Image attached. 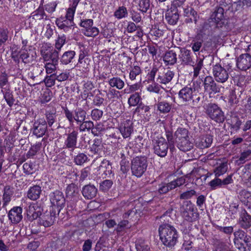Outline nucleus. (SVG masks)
<instances>
[{
  "instance_id": "nucleus-1",
  "label": "nucleus",
  "mask_w": 251,
  "mask_h": 251,
  "mask_svg": "<svg viewBox=\"0 0 251 251\" xmlns=\"http://www.w3.org/2000/svg\"><path fill=\"white\" fill-rule=\"evenodd\" d=\"M158 231L160 239L165 246L171 249L175 247L178 241L179 234L174 226L163 224L159 226Z\"/></svg>"
},
{
  "instance_id": "nucleus-2",
  "label": "nucleus",
  "mask_w": 251,
  "mask_h": 251,
  "mask_svg": "<svg viewBox=\"0 0 251 251\" xmlns=\"http://www.w3.org/2000/svg\"><path fill=\"white\" fill-rule=\"evenodd\" d=\"M41 54L44 62L45 68L48 74H55L59 60V52L55 49L50 50L42 49Z\"/></svg>"
},
{
  "instance_id": "nucleus-3",
  "label": "nucleus",
  "mask_w": 251,
  "mask_h": 251,
  "mask_svg": "<svg viewBox=\"0 0 251 251\" xmlns=\"http://www.w3.org/2000/svg\"><path fill=\"white\" fill-rule=\"evenodd\" d=\"M148 166V157L146 156H138L131 161V171L133 176L141 177L147 170Z\"/></svg>"
},
{
  "instance_id": "nucleus-4",
  "label": "nucleus",
  "mask_w": 251,
  "mask_h": 251,
  "mask_svg": "<svg viewBox=\"0 0 251 251\" xmlns=\"http://www.w3.org/2000/svg\"><path fill=\"white\" fill-rule=\"evenodd\" d=\"M180 213L184 220L192 223L199 218V213L194 204L191 201H185L180 207Z\"/></svg>"
},
{
  "instance_id": "nucleus-5",
  "label": "nucleus",
  "mask_w": 251,
  "mask_h": 251,
  "mask_svg": "<svg viewBox=\"0 0 251 251\" xmlns=\"http://www.w3.org/2000/svg\"><path fill=\"white\" fill-rule=\"evenodd\" d=\"M65 117L70 125H73L75 121L77 124L83 122L86 119L87 113L82 108H76L74 111V114L66 106L62 107Z\"/></svg>"
},
{
  "instance_id": "nucleus-6",
  "label": "nucleus",
  "mask_w": 251,
  "mask_h": 251,
  "mask_svg": "<svg viewBox=\"0 0 251 251\" xmlns=\"http://www.w3.org/2000/svg\"><path fill=\"white\" fill-rule=\"evenodd\" d=\"M205 113L211 120L218 123H223L226 119L224 113L218 105L210 103L205 108Z\"/></svg>"
},
{
  "instance_id": "nucleus-7",
  "label": "nucleus",
  "mask_w": 251,
  "mask_h": 251,
  "mask_svg": "<svg viewBox=\"0 0 251 251\" xmlns=\"http://www.w3.org/2000/svg\"><path fill=\"white\" fill-rule=\"evenodd\" d=\"M230 72L231 69L226 68L219 63H217L212 66L213 76L215 81L219 83L226 82L229 78Z\"/></svg>"
},
{
  "instance_id": "nucleus-8",
  "label": "nucleus",
  "mask_w": 251,
  "mask_h": 251,
  "mask_svg": "<svg viewBox=\"0 0 251 251\" xmlns=\"http://www.w3.org/2000/svg\"><path fill=\"white\" fill-rule=\"evenodd\" d=\"M175 98L168 93H164L159 98L156 104L157 110L163 114H167L170 112L172 108Z\"/></svg>"
},
{
  "instance_id": "nucleus-9",
  "label": "nucleus",
  "mask_w": 251,
  "mask_h": 251,
  "mask_svg": "<svg viewBox=\"0 0 251 251\" xmlns=\"http://www.w3.org/2000/svg\"><path fill=\"white\" fill-rule=\"evenodd\" d=\"M79 25L84 29V34L87 37H94L99 33V29L93 26L94 21L92 19H87L83 16L80 17Z\"/></svg>"
},
{
  "instance_id": "nucleus-10",
  "label": "nucleus",
  "mask_w": 251,
  "mask_h": 251,
  "mask_svg": "<svg viewBox=\"0 0 251 251\" xmlns=\"http://www.w3.org/2000/svg\"><path fill=\"white\" fill-rule=\"evenodd\" d=\"M153 153L160 157H165L168 152L169 146L166 139L160 137L152 140Z\"/></svg>"
},
{
  "instance_id": "nucleus-11",
  "label": "nucleus",
  "mask_w": 251,
  "mask_h": 251,
  "mask_svg": "<svg viewBox=\"0 0 251 251\" xmlns=\"http://www.w3.org/2000/svg\"><path fill=\"white\" fill-rule=\"evenodd\" d=\"M47 128L46 120L44 118H39L34 120L30 129V131L33 135L37 137H42L45 134Z\"/></svg>"
},
{
  "instance_id": "nucleus-12",
  "label": "nucleus",
  "mask_w": 251,
  "mask_h": 251,
  "mask_svg": "<svg viewBox=\"0 0 251 251\" xmlns=\"http://www.w3.org/2000/svg\"><path fill=\"white\" fill-rule=\"evenodd\" d=\"M49 196L52 208L53 207L55 209H59L60 210L64 207L65 204V199L62 192L56 190L51 193Z\"/></svg>"
},
{
  "instance_id": "nucleus-13",
  "label": "nucleus",
  "mask_w": 251,
  "mask_h": 251,
  "mask_svg": "<svg viewBox=\"0 0 251 251\" xmlns=\"http://www.w3.org/2000/svg\"><path fill=\"white\" fill-rule=\"evenodd\" d=\"M203 85L204 91L209 94H215L219 93L220 88L217 84L213 77L211 76H206L203 80Z\"/></svg>"
},
{
  "instance_id": "nucleus-14",
  "label": "nucleus",
  "mask_w": 251,
  "mask_h": 251,
  "mask_svg": "<svg viewBox=\"0 0 251 251\" xmlns=\"http://www.w3.org/2000/svg\"><path fill=\"white\" fill-rule=\"evenodd\" d=\"M59 209H55L52 207L50 213L45 214L41 218L40 220V224L45 227L50 226L54 223L56 215H59Z\"/></svg>"
},
{
  "instance_id": "nucleus-15",
  "label": "nucleus",
  "mask_w": 251,
  "mask_h": 251,
  "mask_svg": "<svg viewBox=\"0 0 251 251\" xmlns=\"http://www.w3.org/2000/svg\"><path fill=\"white\" fill-rule=\"evenodd\" d=\"M78 132L77 129H73L67 134V138L64 142L65 148L70 151H73L76 148Z\"/></svg>"
},
{
  "instance_id": "nucleus-16",
  "label": "nucleus",
  "mask_w": 251,
  "mask_h": 251,
  "mask_svg": "<svg viewBox=\"0 0 251 251\" xmlns=\"http://www.w3.org/2000/svg\"><path fill=\"white\" fill-rule=\"evenodd\" d=\"M55 24L59 29L63 30L66 33L72 32L75 25L74 21L66 19L63 16L57 18Z\"/></svg>"
},
{
  "instance_id": "nucleus-17",
  "label": "nucleus",
  "mask_w": 251,
  "mask_h": 251,
  "mask_svg": "<svg viewBox=\"0 0 251 251\" xmlns=\"http://www.w3.org/2000/svg\"><path fill=\"white\" fill-rule=\"evenodd\" d=\"M236 65L242 71H247L251 68V55L242 53L236 59Z\"/></svg>"
},
{
  "instance_id": "nucleus-18",
  "label": "nucleus",
  "mask_w": 251,
  "mask_h": 251,
  "mask_svg": "<svg viewBox=\"0 0 251 251\" xmlns=\"http://www.w3.org/2000/svg\"><path fill=\"white\" fill-rule=\"evenodd\" d=\"M42 209L37 203H32L26 210L27 218L29 221L37 219L41 215Z\"/></svg>"
},
{
  "instance_id": "nucleus-19",
  "label": "nucleus",
  "mask_w": 251,
  "mask_h": 251,
  "mask_svg": "<svg viewBox=\"0 0 251 251\" xmlns=\"http://www.w3.org/2000/svg\"><path fill=\"white\" fill-rule=\"evenodd\" d=\"M224 9L223 7H219L211 15L209 22L215 23L216 27H222L224 24L222 21L224 19Z\"/></svg>"
},
{
  "instance_id": "nucleus-20",
  "label": "nucleus",
  "mask_w": 251,
  "mask_h": 251,
  "mask_svg": "<svg viewBox=\"0 0 251 251\" xmlns=\"http://www.w3.org/2000/svg\"><path fill=\"white\" fill-rule=\"evenodd\" d=\"M22 208L20 206H15L12 208L8 213V217L12 224H17L23 218Z\"/></svg>"
},
{
  "instance_id": "nucleus-21",
  "label": "nucleus",
  "mask_w": 251,
  "mask_h": 251,
  "mask_svg": "<svg viewBox=\"0 0 251 251\" xmlns=\"http://www.w3.org/2000/svg\"><path fill=\"white\" fill-rule=\"evenodd\" d=\"M213 142V136L209 134H206L200 136L195 141L197 147L203 149L209 148Z\"/></svg>"
},
{
  "instance_id": "nucleus-22",
  "label": "nucleus",
  "mask_w": 251,
  "mask_h": 251,
  "mask_svg": "<svg viewBox=\"0 0 251 251\" xmlns=\"http://www.w3.org/2000/svg\"><path fill=\"white\" fill-rule=\"evenodd\" d=\"M192 52L190 50L185 48H181L180 50V54L178 58L182 65H192L194 64L193 61Z\"/></svg>"
},
{
  "instance_id": "nucleus-23",
  "label": "nucleus",
  "mask_w": 251,
  "mask_h": 251,
  "mask_svg": "<svg viewBox=\"0 0 251 251\" xmlns=\"http://www.w3.org/2000/svg\"><path fill=\"white\" fill-rule=\"evenodd\" d=\"M79 190L76 185L74 183L69 184L66 188V194L68 198L73 201H77L80 194Z\"/></svg>"
},
{
  "instance_id": "nucleus-24",
  "label": "nucleus",
  "mask_w": 251,
  "mask_h": 251,
  "mask_svg": "<svg viewBox=\"0 0 251 251\" xmlns=\"http://www.w3.org/2000/svg\"><path fill=\"white\" fill-rule=\"evenodd\" d=\"M195 88L193 90L187 86L182 88L178 93V97L184 102H188L192 100L195 92Z\"/></svg>"
},
{
  "instance_id": "nucleus-25",
  "label": "nucleus",
  "mask_w": 251,
  "mask_h": 251,
  "mask_svg": "<svg viewBox=\"0 0 251 251\" xmlns=\"http://www.w3.org/2000/svg\"><path fill=\"white\" fill-rule=\"evenodd\" d=\"M119 130L124 138L129 137L133 132L132 121L126 120L122 122L119 126Z\"/></svg>"
},
{
  "instance_id": "nucleus-26",
  "label": "nucleus",
  "mask_w": 251,
  "mask_h": 251,
  "mask_svg": "<svg viewBox=\"0 0 251 251\" xmlns=\"http://www.w3.org/2000/svg\"><path fill=\"white\" fill-rule=\"evenodd\" d=\"M98 190L93 185H86L82 189V194L83 197L88 200L95 198L97 194Z\"/></svg>"
},
{
  "instance_id": "nucleus-27",
  "label": "nucleus",
  "mask_w": 251,
  "mask_h": 251,
  "mask_svg": "<svg viewBox=\"0 0 251 251\" xmlns=\"http://www.w3.org/2000/svg\"><path fill=\"white\" fill-rule=\"evenodd\" d=\"M165 19L168 23L171 25H176L179 19V14L176 9L168 10L165 15Z\"/></svg>"
},
{
  "instance_id": "nucleus-28",
  "label": "nucleus",
  "mask_w": 251,
  "mask_h": 251,
  "mask_svg": "<svg viewBox=\"0 0 251 251\" xmlns=\"http://www.w3.org/2000/svg\"><path fill=\"white\" fill-rule=\"evenodd\" d=\"M163 74L158 75L157 81L166 84L170 82L174 76V73L169 70H165Z\"/></svg>"
},
{
  "instance_id": "nucleus-29",
  "label": "nucleus",
  "mask_w": 251,
  "mask_h": 251,
  "mask_svg": "<svg viewBox=\"0 0 251 251\" xmlns=\"http://www.w3.org/2000/svg\"><path fill=\"white\" fill-rule=\"evenodd\" d=\"M239 224L243 228L247 229L251 226V216L245 209L241 212Z\"/></svg>"
},
{
  "instance_id": "nucleus-30",
  "label": "nucleus",
  "mask_w": 251,
  "mask_h": 251,
  "mask_svg": "<svg viewBox=\"0 0 251 251\" xmlns=\"http://www.w3.org/2000/svg\"><path fill=\"white\" fill-rule=\"evenodd\" d=\"M42 192L41 187L39 185H34L31 187L27 194V197L28 199L32 201H35L38 199Z\"/></svg>"
},
{
  "instance_id": "nucleus-31",
  "label": "nucleus",
  "mask_w": 251,
  "mask_h": 251,
  "mask_svg": "<svg viewBox=\"0 0 251 251\" xmlns=\"http://www.w3.org/2000/svg\"><path fill=\"white\" fill-rule=\"evenodd\" d=\"M19 53L20 54V58L25 63H28L33 59L34 55L32 53H34V52L31 50H27L25 47L24 48H22Z\"/></svg>"
},
{
  "instance_id": "nucleus-32",
  "label": "nucleus",
  "mask_w": 251,
  "mask_h": 251,
  "mask_svg": "<svg viewBox=\"0 0 251 251\" xmlns=\"http://www.w3.org/2000/svg\"><path fill=\"white\" fill-rule=\"evenodd\" d=\"M190 139L189 138L176 142L177 147L184 152L190 151L193 148V144Z\"/></svg>"
},
{
  "instance_id": "nucleus-33",
  "label": "nucleus",
  "mask_w": 251,
  "mask_h": 251,
  "mask_svg": "<svg viewBox=\"0 0 251 251\" xmlns=\"http://www.w3.org/2000/svg\"><path fill=\"white\" fill-rule=\"evenodd\" d=\"M189 135L190 132L187 128L183 127L178 128L174 134V136L176 138V142L190 138Z\"/></svg>"
},
{
  "instance_id": "nucleus-34",
  "label": "nucleus",
  "mask_w": 251,
  "mask_h": 251,
  "mask_svg": "<svg viewBox=\"0 0 251 251\" xmlns=\"http://www.w3.org/2000/svg\"><path fill=\"white\" fill-rule=\"evenodd\" d=\"M31 17L35 20H41L45 19L49 20L48 16L44 11L43 4H40L38 9L31 14Z\"/></svg>"
},
{
  "instance_id": "nucleus-35",
  "label": "nucleus",
  "mask_w": 251,
  "mask_h": 251,
  "mask_svg": "<svg viewBox=\"0 0 251 251\" xmlns=\"http://www.w3.org/2000/svg\"><path fill=\"white\" fill-rule=\"evenodd\" d=\"M13 194V189L9 185L5 186L3 189L2 207H5L11 201V197Z\"/></svg>"
},
{
  "instance_id": "nucleus-36",
  "label": "nucleus",
  "mask_w": 251,
  "mask_h": 251,
  "mask_svg": "<svg viewBox=\"0 0 251 251\" xmlns=\"http://www.w3.org/2000/svg\"><path fill=\"white\" fill-rule=\"evenodd\" d=\"M239 199L241 202L249 208H251V193L245 190L240 191Z\"/></svg>"
},
{
  "instance_id": "nucleus-37",
  "label": "nucleus",
  "mask_w": 251,
  "mask_h": 251,
  "mask_svg": "<svg viewBox=\"0 0 251 251\" xmlns=\"http://www.w3.org/2000/svg\"><path fill=\"white\" fill-rule=\"evenodd\" d=\"M184 15L188 18L191 16L193 18H186L185 21L187 23L194 22L196 24L199 17L197 12L191 7L184 9Z\"/></svg>"
},
{
  "instance_id": "nucleus-38",
  "label": "nucleus",
  "mask_w": 251,
  "mask_h": 251,
  "mask_svg": "<svg viewBox=\"0 0 251 251\" xmlns=\"http://www.w3.org/2000/svg\"><path fill=\"white\" fill-rule=\"evenodd\" d=\"M163 60L167 65H174L177 61L176 52L172 50L167 51L163 56Z\"/></svg>"
},
{
  "instance_id": "nucleus-39",
  "label": "nucleus",
  "mask_w": 251,
  "mask_h": 251,
  "mask_svg": "<svg viewBox=\"0 0 251 251\" xmlns=\"http://www.w3.org/2000/svg\"><path fill=\"white\" fill-rule=\"evenodd\" d=\"M233 234L234 236V242L235 245L238 246L237 248L239 250H241L242 248L245 249V248L244 247L243 244L240 243L239 240H243L246 235V233L243 230L239 229L238 230L235 231Z\"/></svg>"
},
{
  "instance_id": "nucleus-40",
  "label": "nucleus",
  "mask_w": 251,
  "mask_h": 251,
  "mask_svg": "<svg viewBox=\"0 0 251 251\" xmlns=\"http://www.w3.org/2000/svg\"><path fill=\"white\" fill-rule=\"evenodd\" d=\"M108 84L111 87H115L119 90L123 89L125 86L124 81L119 77H113L108 81Z\"/></svg>"
},
{
  "instance_id": "nucleus-41",
  "label": "nucleus",
  "mask_w": 251,
  "mask_h": 251,
  "mask_svg": "<svg viewBox=\"0 0 251 251\" xmlns=\"http://www.w3.org/2000/svg\"><path fill=\"white\" fill-rule=\"evenodd\" d=\"M47 126L51 127L56 122V114L54 111H46L45 114Z\"/></svg>"
},
{
  "instance_id": "nucleus-42",
  "label": "nucleus",
  "mask_w": 251,
  "mask_h": 251,
  "mask_svg": "<svg viewBox=\"0 0 251 251\" xmlns=\"http://www.w3.org/2000/svg\"><path fill=\"white\" fill-rule=\"evenodd\" d=\"M75 52L74 50H69L65 52L60 58V62L65 65L71 63L72 59L74 58Z\"/></svg>"
},
{
  "instance_id": "nucleus-43",
  "label": "nucleus",
  "mask_w": 251,
  "mask_h": 251,
  "mask_svg": "<svg viewBox=\"0 0 251 251\" xmlns=\"http://www.w3.org/2000/svg\"><path fill=\"white\" fill-rule=\"evenodd\" d=\"M135 246L137 251H150L148 243L143 239H138L136 241Z\"/></svg>"
},
{
  "instance_id": "nucleus-44",
  "label": "nucleus",
  "mask_w": 251,
  "mask_h": 251,
  "mask_svg": "<svg viewBox=\"0 0 251 251\" xmlns=\"http://www.w3.org/2000/svg\"><path fill=\"white\" fill-rule=\"evenodd\" d=\"M103 148V145L100 139H95L93 144L90 146V151L94 154H99Z\"/></svg>"
},
{
  "instance_id": "nucleus-45",
  "label": "nucleus",
  "mask_w": 251,
  "mask_h": 251,
  "mask_svg": "<svg viewBox=\"0 0 251 251\" xmlns=\"http://www.w3.org/2000/svg\"><path fill=\"white\" fill-rule=\"evenodd\" d=\"M1 92L3 95L4 98L6 100L7 104L9 107H11L13 105L15 101V100L13 97L12 92L10 91L9 88H8L5 90L1 91Z\"/></svg>"
},
{
  "instance_id": "nucleus-46",
  "label": "nucleus",
  "mask_w": 251,
  "mask_h": 251,
  "mask_svg": "<svg viewBox=\"0 0 251 251\" xmlns=\"http://www.w3.org/2000/svg\"><path fill=\"white\" fill-rule=\"evenodd\" d=\"M8 76L5 73H2L0 75V88L1 91L9 88Z\"/></svg>"
},
{
  "instance_id": "nucleus-47",
  "label": "nucleus",
  "mask_w": 251,
  "mask_h": 251,
  "mask_svg": "<svg viewBox=\"0 0 251 251\" xmlns=\"http://www.w3.org/2000/svg\"><path fill=\"white\" fill-rule=\"evenodd\" d=\"M78 125V129L81 132H84L86 130L89 131L94 127L93 122L91 121H86L81 122Z\"/></svg>"
},
{
  "instance_id": "nucleus-48",
  "label": "nucleus",
  "mask_w": 251,
  "mask_h": 251,
  "mask_svg": "<svg viewBox=\"0 0 251 251\" xmlns=\"http://www.w3.org/2000/svg\"><path fill=\"white\" fill-rule=\"evenodd\" d=\"M227 170L226 162H223L219 164L214 170V173L216 177L224 174Z\"/></svg>"
},
{
  "instance_id": "nucleus-49",
  "label": "nucleus",
  "mask_w": 251,
  "mask_h": 251,
  "mask_svg": "<svg viewBox=\"0 0 251 251\" xmlns=\"http://www.w3.org/2000/svg\"><path fill=\"white\" fill-rule=\"evenodd\" d=\"M127 9L124 6L119 7L114 13V16L118 19L126 18L127 16Z\"/></svg>"
},
{
  "instance_id": "nucleus-50",
  "label": "nucleus",
  "mask_w": 251,
  "mask_h": 251,
  "mask_svg": "<svg viewBox=\"0 0 251 251\" xmlns=\"http://www.w3.org/2000/svg\"><path fill=\"white\" fill-rule=\"evenodd\" d=\"M204 99V95L203 93H200L198 94H194L192 100L193 104L196 106L201 105Z\"/></svg>"
},
{
  "instance_id": "nucleus-51",
  "label": "nucleus",
  "mask_w": 251,
  "mask_h": 251,
  "mask_svg": "<svg viewBox=\"0 0 251 251\" xmlns=\"http://www.w3.org/2000/svg\"><path fill=\"white\" fill-rule=\"evenodd\" d=\"M99 170L103 171L104 172H107V173H105L106 175H110L112 173L111 164L109 161L103 160L99 166Z\"/></svg>"
},
{
  "instance_id": "nucleus-52",
  "label": "nucleus",
  "mask_w": 251,
  "mask_h": 251,
  "mask_svg": "<svg viewBox=\"0 0 251 251\" xmlns=\"http://www.w3.org/2000/svg\"><path fill=\"white\" fill-rule=\"evenodd\" d=\"M88 159V157L84 153H79L74 157V162L77 165H82Z\"/></svg>"
},
{
  "instance_id": "nucleus-53",
  "label": "nucleus",
  "mask_w": 251,
  "mask_h": 251,
  "mask_svg": "<svg viewBox=\"0 0 251 251\" xmlns=\"http://www.w3.org/2000/svg\"><path fill=\"white\" fill-rule=\"evenodd\" d=\"M42 146V143L38 142L31 146L29 151L26 154V157L28 158L33 157L36 153L40 150Z\"/></svg>"
},
{
  "instance_id": "nucleus-54",
  "label": "nucleus",
  "mask_w": 251,
  "mask_h": 251,
  "mask_svg": "<svg viewBox=\"0 0 251 251\" xmlns=\"http://www.w3.org/2000/svg\"><path fill=\"white\" fill-rule=\"evenodd\" d=\"M141 100V97L139 93L136 92L131 95L128 100V103L130 106L137 105Z\"/></svg>"
},
{
  "instance_id": "nucleus-55",
  "label": "nucleus",
  "mask_w": 251,
  "mask_h": 251,
  "mask_svg": "<svg viewBox=\"0 0 251 251\" xmlns=\"http://www.w3.org/2000/svg\"><path fill=\"white\" fill-rule=\"evenodd\" d=\"M203 58H199L197 59L196 64L195 65H193V64H192V65L193 66V69H194V75L193 76L195 77H197L199 74L200 70L202 69L203 66Z\"/></svg>"
},
{
  "instance_id": "nucleus-56",
  "label": "nucleus",
  "mask_w": 251,
  "mask_h": 251,
  "mask_svg": "<svg viewBox=\"0 0 251 251\" xmlns=\"http://www.w3.org/2000/svg\"><path fill=\"white\" fill-rule=\"evenodd\" d=\"M9 31L7 28H0V47L8 41Z\"/></svg>"
},
{
  "instance_id": "nucleus-57",
  "label": "nucleus",
  "mask_w": 251,
  "mask_h": 251,
  "mask_svg": "<svg viewBox=\"0 0 251 251\" xmlns=\"http://www.w3.org/2000/svg\"><path fill=\"white\" fill-rule=\"evenodd\" d=\"M113 184V181L110 179H106L102 181L100 184V190L103 192L108 191Z\"/></svg>"
},
{
  "instance_id": "nucleus-58",
  "label": "nucleus",
  "mask_w": 251,
  "mask_h": 251,
  "mask_svg": "<svg viewBox=\"0 0 251 251\" xmlns=\"http://www.w3.org/2000/svg\"><path fill=\"white\" fill-rule=\"evenodd\" d=\"M141 73V70L140 67L138 66H133L129 73V78L131 80H134L136 77Z\"/></svg>"
},
{
  "instance_id": "nucleus-59",
  "label": "nucleus",
  "mask_w": 251,
  "mask_h": 251,
  "mask_svg": "<svg viewBox=\"0 0 251 251\" xmlns=\"http://www.w3.org/2000/svg\"><path fill=\"white\" fill-rule=\"evenodd\" d=\"M129 170V161L126 159H123L120 162V171L124 174L126 175Z\"/></svg>"
},
{
  "instance_id": "nucleus-60",
  "label": "nucleus",
  "mask_w": 251,
  "mask_h": 251,
  "mask_svg": "<svg viewBox=\"0 0 251 251\" xmlns=\"http://www.w3.org/2000/svg\"><path fill=\"white\" fill-rule=\"evenodd\" d=\"M66 37L65 35H58L57 39L55 40V47L58 50H60L66 42Z\"/></svg>"
},
{
  "instance_id": "nucleus-61",
  "label": "nucleus",
  "mask_w": 251,
  "mask_h": 251,
  "mask_svg": "<svg viewBox=\"0 0 251 251\" xmlns=\"http://www.w3.org/2000/svg\"><path fill=\"white\" fill-rule=\"evenodd\" d=\"M139 10L143 13L147 12L150 7V0H140L139 3Z\"/></svg>"
},
{
  "instance_id": "nucleus-62",
  "label": "nucleus",
  "mask_w": 251,
  "mask_h": 251,
  "mask_svg": "<svg viewBox=\"0 0 251 251\" xmlns=\"http://www.w3.org/2000/svg\"><path fill=\"white\" fill-rule=\"evenodd\" d=\"M251 156V151L248 150L242 152L237 162H239V164H243L248 160V158Z\"/></svg>"
},
{
  "instance_id": "nucleus-63",
  "label": "nucleus",
  "mask_w": 251,
  "mask_h": 251,
  "mask_svg": "<svg viewBox=\"0 0 251 251\" xmlns=\"http://www.w3.org/2000/svg\"><path fill=\"white\" fill-rule=\"evenodd\" d=\"M55 74H52L50 76H47L45 79V82L46 85L48 87H51L55 85Z\"/></svg>"
},
{
  "instance_id": "nucleus-64",
  "label": "nucleus",
  "mask_w": 251,
  "mask_h": 251,
  "mask_svg": "<svg viewBox=\"0 0 251 251\" xmlns=\"http://www.w3.org/2000/svg\"><path fill=\"white\" fill-rule=\"evenodd\" d=\"M172 185L171 182L167 183V184H162L159 185V187L158 188V192L160 194H164L167 193L169 191L173 190V188H172Z\"/></svg>"
}]
</instances>
